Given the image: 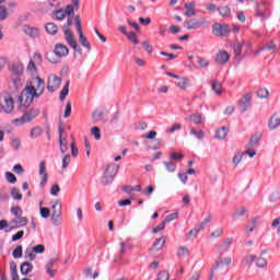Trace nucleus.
I'll list each match as a JSON object with an SVG mask.
<instances>
[{"instance_id":"nucleus-1","label":"nucleus","mask_w":280,"mask_h":280,"mask_svg":"<svg viewBox=\"0 0 280 280\" xmlns=\"http://www.w3.org/2000/svg\"><path fill=\"white\" fill-rule=\"evenodd\" d=\"M43 93H45V81L39 77L33 78L18 98L20 110L30 108L32 102H34V97L38 98Z\"/></svg>"},{"instance_id":"nucleus-2","label":"nucleus","mask_w":280,"mask_h":280,"mask_svg":"<svg viewBox=\"0 0 280 280\" xmlns=\"http://www.w3.org/2000/svg\"><path fill=\"white\" fill-rule=\"evenodd\" d=\"M256 16L260 19L261 21H266L270 19V4L268 2L264 1L262 3L257 2L256 3Z\"/></svg>"},{"instance_id":"nucleus-3","label":"nucleus","mask_w":280,"mask_h":280,"mask_svg":"<svg viewBox=\"0 0 280 280\" xmlns=\"http://www.w3.org/2000/svg\"><path fill=\"white\" fill-rule=\"evenodd\" d=\"M60 84H62V78H59L56 74H50L47 82V90L49 93H54L60 89Z\"/></svg>"},{"instance_id":"nucleus-4","label":"nucleus","mask_w":280,"mask_h":280,"mask_svg":"<svg viewBox=\"0 0 280 280\" xmlns=\"http://www.w3.org/2000/svg\"><path fill=\"white\" fill-rule=\"evenodd\" d=\"M214 36H226L231 32L228 24L215 23L212 27Z\"/></svg>"},{"instance_id":"nucleus-5","label":"nucleus","mask_w":280,"mask_h":280,"mask_svg":"<svg viewBox=\"0 0 280 280\" xmlns=\"http://www.w3.org/2000/svg\"><path fill=\"white\" fill-rule=\"evenodd\" d=\"M2 110L7 113V115H10L12 110H14V98L10 95H4L3 96V103L1 104Z\"/></svg>"},{"instance_id":"nucleus-6","label":"nucleus","mask_w":280,"mask_h":280,"mask_svg":"<svg viewBox=\"0 0 280 280\" xmlns=\"http://www.w3.org/2000/svg\"><path fill=\"white\" fill-rule=\"evenodd\" d=\"M253 101L252 94H245L240 101H238V109L242 113H246L250 106V102Z\"/></svg>"},{"instance_id":"nucleus-7","label":"nucleus","mask_w":280,"mask_h":280,"mask_svg":"<svg viewBox=\"0 0 280 280\" xmlns=\"http://www.w3.org/2000/svg\"><path fill=\"white\" fill-rule=\"evenodd\" d=\"M207 21L205 20H198V19H190L184 22L185 27L188 30H200L202 25H205Z\"/></svg>"},{"instance_id":"nucleus-8","label":"nucleus","mask_w":280,"mask_h":280,"mask_svg":"<svg viewBox=\"0 0 280 280\" xmlns=\"http://www.w3.org/2000/svg\"><path fill=\"white\" fill-rule=\"evenodd\" d=\"M54 51L57 58H67L69 56V47L65 44H56Z\"/></svg>"},{"instance_id":"nucleus-9","label":"nucleus","mask_w":280,"mask_h":280,"mask_svg":"<svg viewBox=\"0 0 280 280\" xmlns=\"http://www.w3.org/2000/svg\"><path fill=\"white\" fill-rule=\"evenodd\" d=\"M36 117H38V110L30 109L21 117V119H16L15 121H22L23 124H30V121H33V119H36Z\"/></svg>"},{"instance_id":"nucleus-10","label":"nucleus","mask_w":280,"mask_h":280,"mask_svg":"<svg viewBox=\"0 0 280 280\" xmlns=\"http://www.w3.org/2000/svg\"><path fill=\"white\" fill-rule=\"evenodd\" d=\"M51 213L55 218H62V202L59 199L51 201Z\"/></svg>"},{"instance_id":"nucleus-11","label":"nucleus","mask_w":280,"mask_h":280,"mask_svg":"<svg viewBox=\"0 0 280 280\" xmlns=\"http://www.w3.org/2000/svg\"><path fill=\"white\" fill-rule=\"evenodd\" d=\"M230 58L231 56L226 50H220L215 56L214 62L217 65H226Z\"/></svg>"},{"instance_id":"nucleus-12","label":"nucleus","mask_w":280,"mask_h":280,"mask_svg":"<svg viewBox=\"0 0 280 280\" xmlns=\"http://www.w3.org/2000/svg\"><path fill=\"white\" fill-rule=\"evenodd\" d=\"M39 176H42L39 186L45 187V185H47V180H48L47 166L45 165V161H42L39 163Z\"/></svg>"},{"instance_id":"nucleus-13","label":"nucleus","mask_w":280,"mask_h":280,"mask_svg":"<svg viewBox=\"0 0 280 280\" xmlns=\"http://www.w3.org/2000/svg\"><path fill=\"white\" fill-rule=\"evenodd\" d=\"M224 257V255H219L215 260V267L214 270L222 269L224 266H231L232 258L231 257Z\"/></svg>"},{"instance_id":"nucleus-14","label":"nucleus","mask_w":280,"mask_h":280,"mask_svg":"<svg viewBox=\"0 0 280 280\" xmlns=\"http://www.w3.org/2000/svg\"><path fill=\"white\" fill-rule=\"evenodd\" d=\"M9 71L12 75H18V78H20V75H23L24 68L21 62H14L9 67Z\"/></svg>"},{"instance_id":"nucleus-15","label":"nucleus","mask_w":280,"mask_h":280,"mask_svg":"<svg viewBox=\"0 0 280 280\" xmlns=\"http://www.w3.org/2000/svg\"><path fill=\"white\" fill-rule=\"evenodd\" d=\"M231 244H233V237H228L223 241V243L218 247L219 255H224V253L229 252L231 248Z\"/></svg>"},{"instance_id":"nucleus-16","label":"nucleus","mask_w":280,"mask_h":280,"mask_svg":"<svg viewBox=\"0 0 280 280\" xmlns=\"http://www.w3.org/2000/svg\"><path fill=\"white\" fill-rule=\"evenodd\" d=\"M63 34H65V40L68 43L70 47L75 46L78 43L75 40V36L73 35V32H71V28H63Z\"/></svg>"},{"instance_id":"nucleus-17","label":"nucleus","mask_w":280,"mask_h":280,"mask_svg":"<svg viewBox=\"0 0 280 280\" xmlns=\"http://www.w3.org/2000/svg\"><path fill=\"white\" fill-rule=\"evenodd\" d=\"M261 133L257 132V133H254L248 143H247V148L250 149V148H255L259 144V141H261Z\"/></svg>"},{"instance_id":"nucleus-18","label":"nucleus","mask_w":280,"mask_h":280,"mask_svg":"<svg viewBox=\"0 0 280 280\" xmlns=\"http://www.w3.org/2000/svg\"><path fill=\"white\" fill-rule=\"evenodd\" d=\"M119 172V165L117 164H107L105 168V174L108 176H112V178H115V175Z\"/></svg>"},{"instance_id":"nucleus-19","label":"nucleus","mask_w":280,"mask_h":280,"mask_svg":"<svg viewBox=\"0 0 280 280\" xmlns=\"http://www.w3.org/2000/svg\"><path fill=\"white\" fill-rule=\"evenodd\" d=\"M23 32L26 36H30L31 38H36V36H38V28L32 27L30 25H24Z\"/></svg>"},{"instance_id":"nucleus-20","label":"nucleus","mask_w":280,"mask_h":280,"mask_svg":"<svg viewBox=\"0 0 280 280\" xmlns=\"http://www.w3.org/2000/svg\"><path fill=\"white\" fill-rule=\"evenodd\" d=\"M280 126V116L279 114H273L269 120L270 130H275Z\"/></svg>"},{"instance_id":"nucleus-21","label":"nucleus","mask_w":280,"mask_h":280,"mask_svg":"<svg viewBox=\"0 0 280 280\" xmlns=\"http://www.w3.org/2000/svg\"><path fill=\"white\" fill-rule=\"evenodd\" d=\"M32 270H34V265H32L28 261L23 262L20 267L21 275H23L24 277L30 275V272H32Z\"/></svg>"},{"instance_id":"nucleus-22","label":"nucleus","mask_w":280,"mask_h":280,"mask_svg":"<svg viewBox=\"0 0 280 280\" xmlns=\"http://www.w3.org/2000/svg\"><path fill=\"white\" fill-rule=\"evenodd\" d=\"M165 246V236H161L156 238L152 245L153 250H161Z\"/></svg>"},{"instance_id":"nucleus-23","label":"nucleus","mask_w":280,"mask_h":280,"mask_svg":"<svg viewBox=\"0 0 280 280\" xmlns=\"http://www.w3.org/2000/svg\"><path fill=\"white\" fill-rule=\"evenodd\" d=\"M246 211H248L246 209V207H242L240 209H236V211L232 214V220H234V222L240 220V218H242L243 215H246Z\"/></svg>"},{"instance_id":"nucleus-24","label":"nucleus","mask_w":280,"mask_h":280,"mask_svg":"<svg viewBox=\"0 0 280 280\" xmlns=\"http://www.w3.org/2000/svg\"><path fill=\"white\" fill-rule=\"evenodd\" d=\"M79 43L82 45V47H85L88 51H91V43H89V39L86 36H84V33L79 34Z\"/></svg>"},{"instance_id":"nucleus-25","label":"nucleus","mask_w":280,"mask_h":280,"mask_svg":"<svg viewBox=\"0 0 280 280\" xmlns=\"http://www.w3.org/2000/svg\"><path fill=\"white\" fill-rule=\"evenodd\" d=\"M190 135L195 137V139H198L199 141H202L205 139V131L198 130L195 127L190 128Z\"/></svg>"},{"instance_id":"nucleus-26","label":"nucleus","mask_w":280,"mask_h":280,"mask_svg":"<svg viewBox=\"0 0 280 280\" xmlns=\"http://www.w3.org/2000/svg\"><path fill=\"white\" fill-rule=\"evenodd\" d=\"M226 135H229V129L226 127H221L215 132V139H219V141H222V139H226Z\"/></svg>"},{"instance_id":"nucleus-27","label":"nucleus","mask_w":280,"mask_h":280,"mask_svg":"<svg viewBox=\"0 0 280 280\" xmlns=\"http://www.w3.org/2000/svg\"><path fill=\"white\" fill-rule=\"evenodd\" d=\"M69 84H70V82L67 81L65 83L62 90L60 91V95H59L60 102H65V100H67V95H69Z\"/></svg>"},{"instance_id":"nucleus-28","label":"nucleus","mask_w":280,"mask_h":280,"mask_svg":"<svg viewBox=\"0 0 280 280\" xmlns=\"http://www.w3.org/2000/svg\"><path fill=\"white\" fill-rule=\"evenodd\" d=\"M42 135H43V128H40L39 126H36L31 129V132H30L31 139H38V137H40Z\"/></svg>"},{"instance_id":"nucleus-29","label":"nucleus","mask_w":280,"mask_h":280,"mask_svg":"<svg viewBox=\"0 0 280 280\" xmlns=\"http://www.w3.org/2000/svg\"><path fill=\"white\" fill-rule=\"evenodd\" d=\"M189 121H192L196 126H200L202 124V116L200 113H195L189 116Z\"/></svg>"},{"instance_id":"nucleus-30","label":"nucleus","mask_w":280,"mask_h":280,"mask_svg":"<svg viewBox=\"0 0 280 280\" xmlns=\"http://www.w3.org/2000/svg\"><path fill=\"white\" fill-rule=\"evenodd\" d=\"M45 30L48 34L54 35L58 34V26L54 22H49L45 25Z\"/></svg>"},{"instance_id":"nucleus-31","label":"nucleus","mask_w":280,"mask_h":280,"mask_svg":"<svg viewBox=\"0 0 280 280\" xmlns=\"http://www.w3.org/2000/svg\"><path fill=\"white\" fill-rule=\"evenodd\" d=\"M52 16L56 21H62L67 16V11L65 9L57 10Z\"/></svg>"},{"instance_id":"nucleus-32","label":"nucleus","mask_w":280,"mask_h":280,"mask_svg":"<svg viewBox=\"0 0 280 280\" xmlns=\"http://www.w3.org/2000/svg\"><path fill=\"white\" fill-rule=\"evenodd\" d=\"M175 84H176V86H178V89H180L182 91H185V89H187V86H189V79L188 78H182Z\"/></svg>"},{"instance_id":"nucleus-33","label":"nucleus","mask_w":280,"mask_h":280,"mask_svg":"<svg viewBox=\"0 0 280 280\" xmlns=\"http://www.w3.org/2000/svg\"><path fill=\"white\" fill-rule=\"evenodd\" d=\"M24 257L25 259H30V261H34V259H36V254H34V248L33 247L26 248L24 252Z\"/></svg>"},{"instance_id":"nucleus-34","label":"nucleus","mask_w":280,"mask_h":280,"mask_svg":"<svg viewBox=\"0 0 280 280\" xmlns=\"http://www.w3.org/2000/svg\"><path fill=\"white\" fill-rule=\"evenodd\" d=\"M59 148H60L61 154H65L67 152V150H69V144L67 142V138L59 139Z\"/></svg>"},{"instance_id":"nucleus-35","label":"nucleus","mask_w":280,"mask_h":280,"mask_svg":"<svg viewBox=\"0 0 280 280\" xmlns=\"http://www.w3.org/2000/svg\"><path fill=\"white\" fill-rule=\"evenodd\" d=\"M255 264H256L257 268L264 269V268H267L268 260L264 257H258L255 259Z\"/></svg>"},{"instance_id":"nucleus-36","label":"nucleus","mask_w":280,"mask_h":280,"mask_svg":"<svg viewBox=\"0 0 280 280\" xmlns=\"http://www.w3.org/2000/svg\"><path fill=\"white\" fill-rule=\"evenodd\" d=\"M114 180H115V177H113V175H108L106 173H104V175L101 178V183L104 186L110 185V183H113Z\"/></svg>"},{"instance_id":"nucleus-37","label":"nucleus","mask_w":280,"mask_h":280,"mask_svg":"<svg viewBox=\"0 0 280 280\" xmlns=\"http://www.w3.org/2000/svg\"><path fill=\"white\" fill-rule=\"evenodd\" d=\"M14 259H21L23 257V245H18L12 253Z\"/></svg>"},{"instance_id":"nucleus-38","label":"nucleus","mask_w":280,"mask_h":280,"mask_svg":"<svg viewBox=\"0 0 280 280\" xmlns=\"http://www.w3.org/2000/svg\"><path fill=\"white\" fill-rule=\"evenodd\" d=\"M163 165L166 167V171H168L171 174L176 172V163H174L172 160L168 162H163Z\"/></svg>"},{"instance_id":"nucleus-39","label":"nucleus","mask_w":280,"mask_h":280,"mask_svg":"<svg viewBox=\"0 0 280 280\" xmlns=\"http://www.w3.org/2000/svg\"><path fill=\"white\" fill-rule=\"evenodd\" d=\"M11 196L13 200H23V195L21 194V190H19V188L16 187L11 189Z\"/></svg>"},{"instance_id":"nucleus-40","label":"nucleus","mask_w":280,"mask_h":280,"mask_svg":"<svg viewBox=\"0 0 280 280\" xmlns=\"http://www.w3.org/2000/svg\"><path fill=\"white\" fill-rule=\"evenodd\" d=\"M276 51L277 50V44L270 42L268 44H265L262 47H260V51Z\"/></svg>"},{"instance_id":"nucleus-41","label":"nucleus","mask_w":280,"mask_h":280,"mask_svg":"<svg viewBox=\"0 0 280 280\" xmlns=\"http://www.w3.org/2000/svg\"><path fill=\"white\" fill-rule=\"evenodd\" d=\"M11 213L16 218V220L21 217H23V209H21L19 206H13L11 208Z\"/></svg>"},{"instance_id":"nucleus-42","label":"nucleus","mask_w":280,"mask_h":280,"mask_svg":"<svg viewBox=\"0 0 280 280\" xmlns=\"http://www.w3.org/2000/svg\"><path fill=\"white\" fill-rule=\"evenodd\" d=\"M270 202H277V200H280V188H276L271 195L269 196Z\"/></svg>"},{"instance_id":"nucleus-43","label":"nucleus","mask_w":280,"mask_h":280,"mask_svg":"<svg viewBox=\"0 0 280 280\" xmlns=\"http://www.w3.org/2000/svg\"><path fill=\"white\" fill-rule=\"evenodd\" d=\"M219 14L221 16H229V14H231V8H229V5H224V7H220L218 8Z\"/></svg>"},{"instance_id":"nucleus-44","label":"nucleus","mask_w":280,"mask_h":280,"mask_svg":"<svg viewBox=\"0 0 280 280\" xmlns=\"http://www.w3.org/2000/svg\"><path fill=\"white\" fill-rule=\"evenodd\" d=\"M244 47V44L240 43V42H236L234 45H233V49H234V54L235 56H242V49Z\"/></svg>"},{"instance_id":"nucleus-45","label":"nucleus","mask_w":280,"mask_h":280,"mask_svg":"<svg viewBox=\"0 0 280 280\" xmlns=\"http://www.w3.org/2000/svg\"><path fill=\"white\" fill-rule=\"evenodd\" d=\"M269 95H270V92H268V89H266V88H261L257 92V96L260 100H266V97H268Z\"/></svg>"},{"instance_id":"nucleus-46","label":"nucleus","mask_w":280,"mask_h":280,"mask_svg":"<svg viewBox=\"0 0 280 280\" xmlns=\"http://www.w3.org/2000/svg\"><path fill=\"white\" fill-rule=\"evenodd\" d=\"M27 218L25 217H20L18 218V225L12 226L11 229H20V226H27Z\"/></svg>"},{"instance_id":"nucleus-47","label":"nucleus","mask_w":280,"mask_h":280,"mask_svg":"<svg viewBox=\"0 0 280 280\" xmlns=\"http://www.w3.org/2000/svg\"><path fill=\"white\" fill-rule=\"evenodd\" d=\"M212 91H214L217 95H222V83H220L219 81H214L212 83Z\"/></svg>"},{"instance_id":"nucleus-48","label":"nucleus","mask_w":280,"mask_h":280,"mask_svg":"<svg viewBox=\"0 0 280 280\" xmlns=\"http://www.w3.org/2000/svg\"><path fill=\"white\" fill-rule=\"evenodd\" d=\"M183 159H185V155H183L182 153H177V152H172L170 155V161H177L180 162L183 161Z\"/></svg>"},{"instance_id":"nucleus-49","label":"nucleus","mask_w":280,"mask_h":280,"mask_svg":"<svg viewBox=\"0 0 280 280\" xmlns=\"http://www.w3.org/2000/svg\"><path fill=\"white\" fill-rule=\"evenodd\" d=\"M46 60H48V62H51L52 65L58 63V58H56V52H47L46 54Z\"/></svg>"},{"instance_id":"nucleus-50","label":"nucleus","mask_w":280,"mask_h":280,"mask_svg":"<svg viewBox=\"0 0 280 280\" xmlns=\"http://www.w3.org/2000/svg\"><path fill=\"white\" fill-rule=\"evenodd\" d=\"M197 62L199 63L201 69H207V67H209V65H210L209 59L202 58V57H198Z\"/></svg>"},{"instance_id":"nucleus-51","label":"nucleus","mask_w":280,"mask_h":280,"mask_svg":"<svg viewBox=\"0 0 280 280\" xmlns=\"http://www.w3.org/2000/svg\"><path fill=\"white\" fill-rule=\"evenodd\" d=\"M74 25L77 27L78 34H82V21L80 20V15L74 16Z\"/></svg>"},{"instance_id":"nucleus-52","label":"nucleus","mask_w":280,"mask_h":280,"mask_svg":"<svg viewBox=\"0 0 280 280\" xmlns=\"http://www.w3.org/2000/svg\"><path fill=\"white\" fill-rule=\"evenodd\" d=\"M255 259H257V256L255 255H247L244 257L243 261L246 264V266H252L253 262H255Z\"/></svg>"},{"instance_id":"nucleus-53","label":"nucleus","mask_w":280,"mask_h":280,"mask_svg":"<svg viewBox=\"0 0 280 280\" xmlns=\"http://www.w3.org/2000/svg\"><path fill=\"white\" fill-rule=\"evenodd\" d=\"M91 135H93V137L96 139V141H100V139H102V133L100 131V127H93L91 129Z\"/></svg>"},{"instance_id":"nucleus-54","label":"nucleus","mask_w":280,"mask_h":280,"mask_svg":"<svg viewBox=\"0 0 280 280\" xmlns=\"http://www.w3.org/2000/svg\"><path fill=\"white\" fill-rule=\"evenodd\" d=\"M69 163H71V155L66 154L62 159V170H67L69 167Z\"/></svg>"},{"instance_id":"nucleus-55","label":"nucleus","mask_w":280,"mask_h":280,"mask_svg":"<svg viewBox=\"0 0 280 280\" xmlns=\"http://www.w3.org/2000/svg\"><path fill=\"white\" fill-rule=\"evenodd\" d=\"M11 148H13V150H19V148H21V139L12 138L11 139Z\"/></svg>"},{"instance_id":"nucleus-56","label":"nucleus","mask_w":280,"mask_h":280,"mask_svg":"<svg viewBox=\"0 0 280 280\" xmlns=\"http://www.w3.org/2000/svg\"><path fill=\"white\" fill-rule=\"evenodd\" d=\"M33 253H36V255H43L45 253V245L39 244L33 247Z\"/></svg>"},{"instance_id":"nucleus-57","label":"nucleus","mask_w":280,"mask_h":280,"mask_svg":"<svg viewBox=\"0 0 280 280\" xmlns=\"http://www.w3.org/2000/svg\"><path fill=\"white\" fill-rule=\"evenodd\" d=\"M39 213H40L42 218H44V219L49 218V215H50L49 208H45V207L40 206Z\"/></svg>"},{"instance_id":"nucleus-58","label":"nucleus","mask_w":280,"mask_h":280,"mask_svg":"<svg viewBox=\"0 0 280 280\" xmlns=\"http://www.w3.org/2000/svg\"><path fill=\"white\" fill-rule=\"evenodd\" d=\"M5 178L8 183H11V185H14V183H16V176L10 172L5 173Z\"/></svg>"},{"instance_id":"nucleus-59","label":"nucleus","mask_w":280,"mask_h":280,"mask_svg":"<svg viewBox=\"0 0 280 280\" xmlns=\"http://www.w3.org/2000/svg\"><path fill=\"white\" fill-rule=\"evenodd\" d=\"M189 255V249L187 247H179L177 250V257H185Z\"/></svg>"},{"instance_id":"nucleus-60","label":"nucleus","mask_w":280,"mask_h":280,"mask_svg":"<svg viewBox=\"0 0 280 280\" xmlns=\"http://www.w3.org/2000/svg\"><path fill=\"white\" fill-rule=\"evenodd\" d=\"M223 234H224V230L222 228H219L215 231H213L210 235L211 237L218 238V237H222Z\"/></svg>"},{"instance_id":"nucleus-61","label":"nucleus","mask_w":280,"mask_h":280,"mask_svg":"<svg viewBox=\"0 0 280 280\" xmlns=\"http://www.w3.org/2000/svg\"><path fill=\"white\" fill-rule=\"evenodd\" d=\"M127 37L135 45H139V39L137 38V34L135 32H130L127 34Z\"/></svg>"},{"instance_id":"nucleus-62","label":"nucleus","mask_w":280,"mask_h":280,"mask_svg":"<svg viewBox=\"0 0 280 280\" xmlns=\"http://www.w3.org/2000/svg\"><path fill=\"white\" fill-rule=\"evenodd\" d=\"M255 226H257V219H252L246 229L249 233H253V231H255Z\"/></svg>"},{"instance_id":"nucleus-63","label":"nucleus","mask_w":280,"mask_h":280,"mask_svg":"<svg viewBox=\"0 0 280 280\" xmlns=\"http://www.w3.org/2000/svg\"><path fill=\"white\" fill-rule=\"evenodd\" d=\"M102 115H104V112L95 109L92 114V119H94L95 121H100V117H102Z\"/></svg>"},{"instance_id":"nucleus-64","label":"nucleus","mask_w":280,"mask_h":280,"mask_svg":"<svg viewBox=\"0 0 280 280\" xmlns=\"http://www.w3.org/2000/svg\"><path fill=\"white\" fill-rule=\"evenodd\" d=\"M51 196H58L60 194V186L58 184H55L50 188Z\"/></svg>"}]
</instances>
